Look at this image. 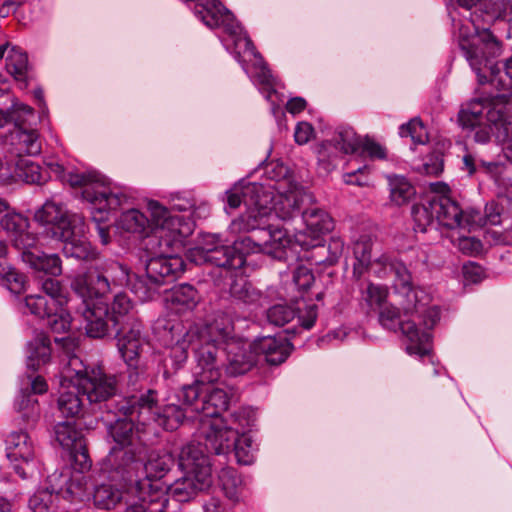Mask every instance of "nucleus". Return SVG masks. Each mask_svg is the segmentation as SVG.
<instances>
[{
  "label": "nucleus",
  "instance_id": "obj_1",
  "mask_svg": "<svg viewBox=\"0 0 512 512\" xmlns=\"http://www.w3.org/2000/svg\"><path fill=\"white\" fill-rule=\"evenodd\" d=\"M460 47L480 84H490L504 92L512 89V55L499 67L495 58L501 53V43L491 31L483 30L471 40L462 39Z\"/></svg>",
  "mask_w": 512,
  "mask_h": 512
},
{
  "label": "nucleus",
  "instance_id": "obj_2",
  "mask_svg": "<svg viewBox=\"0 0 512 512\" xmlns=\"http://www.w3.org/2000/svg\"><path fill=\"white\" fill-rule=\"evenodd\" d=\"M234 332V324L225 313H218L202 328L191 327L184 335V344L191 343L196 364L201 368L204 379L215 378L218 375V366L223 363L220 352L223 347L229 346V342L237 341Z\"/></svg>",
  "mask_w": 512,
  "mask_h": 512
},
{
  "label": "nucleus",
  "instance_id": "obj_3",
  "mask_svg": "<svg viewBox=\"0 0 512 512\" xmlns=\"http://www.w3.org/2000/svg\"><path fill=\"white\" fill-rule=\"evenodd\" d=\"M200 372L201 368L196 364L194 383L183 386L178 399L191 413L202 414L200 419H219L218 416L229 405L227 392L215 385L222 375V366H218V375L215 378L204 379Z\"/></svg>",
  "mask_w": 512,
  "mask_h": 512
},
{
  "label": "nucleus",
  "instance_id": "obj_4",
  "mask_svg": "<svg viewBox=\"0 0 512 512\" xmlns=\"http://www.w3.org/2000/svg\"><path fill=\"white\" fill-rule=\"evenodd\" d=\"M62 180L72 187H82V197L92 205V218L98 224L107 219L110 211L119 208L127 200L126 194L116 186L106 183L96 173H73L62 175Z\"/></svg>",
  "mask_w": 512,
  "mask_h": 512
},
{
  "label": "nucleus",
  "instance_id": "obj_5",
  "mask_svg": "<svg viewBox=\"0 0 512 512\" xmlns=\"http://www.w3.org/2000/svg\"><path fill=\"white\" fill-rule=\"evenodd\" d=\"M226 199L232 209L238 208L242 203L248 207L246 213L241 214L230 224L233 233L249 232L259 228L271 213L268 206L271 194L266 193L261 185L255 183L234 185L226 192Z\"/></svg>",
  "mask_w": 512,
  "mask_h": 512
},
{
  "label": "nucleus",
  "instance_id": "obj_6",
  "mask_svg": "<svg viewBox=\"0 0 512 512\" xmlns=\"http://www.w3.org/2000/svg\"><path fill=\"white\" fill-rule=\"evenodd\" d=\"M75 293L74 302L75 315L81 321L83 329L90 338L100 339L109 334L110 315L107 304L101 296H95L88 281L77 276L71 283Z\"/></svg>",
  "mask_w": 512,
  "mask_h": 512
},
{
  "label": "nucleus",
  "instance_id": "obj_7",
  "mask_svg": "<svg viewBox=\"0 0 512 512\" xmlns=\"http://www.w3.org/2000/svg\"><path fill=\"white\" fill-rule=\"evenodd\" d=\"M131 417L118 418L109 426V434L116 446L111 449L109 462L123 480L132 476L134 464L140 459L144 447Z\"/></svg>",
  "mask_w": 512,
  "mask_h": 512
},
{
  "label": "nucleus",
  "instance_id": "obj_8",
  "mask_svg": "<svg viewBox=\"0 0 512 512\" xmlns=\"http://www.w3.org/2000/svg\"><path fill=\"white\" fill-rule=\"evenodd\" d=\"M69 365L73 367L75 379L82 390V394L89 403L107 401L116 394V377L105 374L101 367L78 369V366H82L78 357H72Z\"/></svg>",
  "mask_w": 512,
  "mask_h": 512
},
{
  "label": "nucleus",
  "instance_id": "obj_9",
  "mask_svg": "<svg viewBox=\"0 0 512 512\" xmlns=\"http://www.w3.org/2000/svg\"><path fill=\"white\" fill-rule=\"evenodd\" d=\"M34 219L58 240L78 235L83 230L84 218L81 215L70 213L63 205L53 201H46L35 212Z\"/></svg>",
  "mask_w": 512,
  "mask_h": 512
},
{
  "label": "nucleus",
  "instance_id": "obj_10",
  "mask_svg": "<svg viewBox=\"0 0 512 512\" xmlns=\"http://www.w3.org/2000/svg\"><path fill=\"white\" fill-rule=\"evenodd\" d=\"M375 265L383 266V271H375L378 277H384L387 269L394 274V286L397 293L404 297L401 309H403L406 314H414V312L420 313L423 311L424 304L418 300V292L414 286L412 274L402 261L382 257L377 260Z\"/></svg>",
  "mask_w": 512,
  "mask_h": 512
},
{
  "label": "nucleus",
  "instance_id": "obj_11",
  "mask_svg": "<svg viewBox=\"0 0 512 512\" xmlns=\"http://www.w3.org/2000/svg\"><path fill=\"white\" fill-rule=\"evenodd\" d=\"M195 14L209 28L222 27L227 34L238 37L237 42H244L246 50L251 51L254 55L256 54L252 41L247 37H240V25L233 14L220 1L211 0L205 4L197 5Z\"/></svg>",
  "mask_w": 512,
  "mask_h": 512
},
{
  "label": "nucleus",
  "instance_id": "obj_12",
  "mask_svg": "<svg viewBox=\"0 0 512 512\" xmlns=\"http://www.w3.org/2000/svg\"><path fill=\"white\" fill-rule=\"evenodd\" d=\"M402 312L404 316L409 317L407 320H402L398 327L402 334L410 341V344L407 346V352L420 356L427 355L430 351V334L420 331L418 324L423 322L426 327H432L438 317V312L435 309L426 308L425 305L420 313L406 314L403 309Z\"/></svg>",
  "mask_w": 512,
  "mask_h": 512
},
{
  "label": "nucleus",
  "instance_id": "obj_13",
  "mask_svg": "<svg viewBox=\"0 0 512 512\" xmlns=\"http://www.w3.org/2000/svg\"><path fill=\"white\" fill-rule=\"evenodd\" d=\"M199 445L216 455L231 451L237 439V431L228 427L222 419H199L197 430Z\"/></svg>",
  "mask_w": 512,
  "mask_h": 512
},
{
  "label": "nucleus",
  "instance_id": "obj_14",
  "mask_svg": "<svg viewBox=\"0 0 512 512\" xmlns=\"http://www.w3.org/2000/svg\"><path fill=\"white\" fill-rule=\"evenodd\" d=\"M220 359L222 367L225 366V371L230 376L244 375L258 363L253 344L242 339L229 342V346L223 347Z\"/></svg>",
  "mask_w": 512,
  "mask_h": 512
},
{
  "label": "nucleus",
  "instance_id": "obj_15",
  "mask_svg": "<svg viewBox=\"0 0 512 512\" xmlns=\"http://www.w3.org/2000/svg\"><path fill=\"white\" fill-rule=\"evenodd\" d=\"M174 465V458L170 453L152 452L144 464L146 477L137 481L136 490L151 493L159 498L164 496V485L159 481L170 471Z\"/></svg>",
  "mask_w": 512,
  "mask_h": 512
},
{
  "label": "nucleus",
  "instance_id": "obj_16",
  "mask_svg": "<svg viewBox=\"0 0 512 512\" xmlns=\"http://www.w3.org/2000/svg\"><path fill=\"white\" fill-rule=\"evenodd\" d=\"M272 199L271 197V201L268 203L271 212L274 211L275 214L283 220L293 218L300 214L302 215V211L305 207L314 203V197L303 187L297 185L293 186L285 193L280 194L273 206H271ZM271 215L272 213H270L267 218Z\"/></svg>",
  "mask_w": 512,
  "mask_h": 512
},
{
  "label": "nucleus",
  "instance_id": "obj_17",
  "mask_svg": "<svg viewBox=\"0 0 512 512\" xmlns=\"http://www.w3.org/2000/svg\"><path fill=\"white\" fill-rule=\"evenodd\" d=\"M83 277L88 281L89 287L92 288V293L95 296L103 297L112 291V287L127 285L131 275L126 266L113 262L107 266L103 273Z\"/></svg>",
  "mask_w": 512,
  "mask_h": 512
},
{
  "label": "nucleus",
  "instance_id": "obj_18",
  "mask_svg": "<svg viewBox=\"0 0 512 512\" xmlns=\"http://www.w3.org/2000/svg\"><path fill=\"white\" fill-rule=\"evenodd\" d=\"M150 213V230L155 227L157 230L149 236V243L154 245H162V233L168 230L172 233L183 235L184 232L180 228L181 220L178 216L172 215L171 212L159 202L150 200L147 204Z\"/></svg>",
  "mask_w": 512,
  "mask_h": 512
},
{
  "label": "nucleus",
  "instance_id": "obj_19",
  "mask_svg": "<svg viewBox=\"0 0 512 512\" xmlns=\"http://www.w3.org/2000/svg\"><path fill=\"white\" fill-rule=\"evenodd\" d=\"M212 484V477L200 474L184 473V475L164 487V495L169 493L179 502H188L199 493L207 490Z\"/></svg>",
  "mask_w": 512,
  "mask_h": 512
},
{
  "label": "nucleus",
  "instance_id": "obj_20",
  "mask_svg": "<svg viewBox=\"0 0 512 512\" xmlns=\"http://www.w3.org/2000/svg\"><path fill=\"white\" fill-rule=\"evenodd\" d=\"M160 253H163L162 245L160 246ZM184 262L178 256H166L163 254L151 257L146 264V273L152 278L154 283L162 286L165 283L171 282L174 278L183 272Z\"/></svg>",
  "mask_w": 512,
  "mask_h": 512
},
{
  "label": "nucleus",
  "instance_id": "obj_21",
  "mask_svg": "<svg viewBox=\"0 0 512 512\" xmlns=\"http://www.w3.org/2000/svg\"><path fill=\"white\" fill-rule=\"evenodd\" d=\"M142 324L115 330L118 350L128 367L136 369L139 363L143 339Z\"/></svg>",
  "mask_w": 512,
  "mask_h": 512
},
{
  "label": "nucleus",
  "instance_id": "obj_22",
  "mask_svg": "<svg viewBox=\"0 0 512 512\" xmlns=\"http://www.w3.org/2000/svg\"><path fill=\"white\" fill-rule=\"evenodd\" d=\"M436 223L444 227L469 228L470 224L466 221V211L464 212L459 205L446 195H434V207Z\"/></svg>",
  "mask_w": 512,
  "mask_h": 512
},
{
  "label": "nucleus",
  "instance_id": "obj_23",
  "mask_svg": "<svg viewBox=\"0 0 512 512\" xmlns=\"http://www.w3.org/2000/svg\"><path fill=\"white\" fill-rule=\"evenodd\" d=\"M252 344L257 359L263 356L266 363L274 366L282 364L293 349V345L285 337L267 336L255 340Z\"/></svg>",
  "mask_w": 512,
  "mask_h": 512
},
{
  "label": "nucleus",
  "instance_id": "obj_24",
  "mask_svg": "<svg viewBox=\"0 0 512 512\" xmlns=\"http://www.w3.org/2000/svg\"><path fill=\"white\" fill-rule=\"evenodd\" d=\"M5 142L10 146V151L19 157L38 155L42 148L38 130L31 127L11 129L5 136Z\"/></svg>",
  "mask_w": 512,
  "mask_h": 512
},
{
  "label": "nucleus",
  "instance_id": "obj_25",
  "mask_svg": "<svg viewBox=\"0 0 512 512\" xmlns=\"http://www.w3.org/2000/svg\"><path fill=\"white\" fill-rule=\"evenodd\" d=\"M84 397L76 379L71 380L67 385L62 384L56 399V407L63 417H80L85 407Z\"/></svg>",
  "mask_w": 512,
  "mask_h": 512
},
{
  "label": "nucleus",
  "instance_id": "obj_26",
  "mask_svg": "<svg viewBox=\"0 0 512 512\" xmlns=\"http://www.w3.org/2000/svg\"><path fill=\"white\" fill-rule=\"evenodd\" d=\"M199 443L183 446L178 455V465L183 473L200 474L212 477L208 456Z\"/></svg>",
  "mask_w": 512,
  "mask_h": 512
},
{
  "label": "nucleus",
  "instance_id": "obj_27",
  "mask_svg": "<svg viewBox=\"0 0 512 512\" xmlns=\"http://www.w3.org/2000/svg\"><path fill=\"white\" fill-rule=\"evenodd\" d=\"M109 315L114 330L141 324L132 301L125 293H117L114 296Z\"/></svg>",
  "mask_w": 512,
  "mask_h": 512
},
{
  "label": "nucleus",
  "instance_id": "obj_28",
  "mask_svg": "<svg viewBox=\"0 0 512 512\" xmlns=\"http://www.w3.org/2000/svg\"><path fill=\"white\" fill-rule=\"evenodd\" d=\"M267 220L268 218H265V223L256 229L260 230L261 242H263L262 252L273 258L282 259L285 257V249L291 244V239L287 232L281 228H273L269 224L267 228H264Z\"/></svg>",
  "mask_w": 512,
  "mask_h": 512
},
{
  "label": "nucleus",
  "instance_id": "obj_29",
  "mask_svg": "<svg viewBox=\"0 0 512 512\" xmlns=\"http://www.w3.org/2000/svg\"><path fill=\"white\" fill-rule=\"evenodd\" d=\"M509 97L508 92L504 91L501 94L490 97L486 118L490 126L493 127L494 133L511 124L512 106L509 103Z\"/></svg>",
  "mask_w": 512,
  "mask_h": 512
},
{
  "label": "nucleus",
  "instance_id": "obj_30",
  "mask_svg": "<svg viewBox=\"0 0 512 512\" xmlns=\"http://www.w3.org/2000/svg\"><path fill=\"white\" fill-rule=\"evenodd\" d=\"M7 457L12 462L29 464L34 459V444L26 431L11 432L6 438Z\"/></svg>",
  "mask_w": 512,
  "mask_h": 512
},
{
  "label": "nucleus",
  "instance_id": "obj_31",
  "mask_svg": "<svg viewBox=\"0 0 512 512\" xmlns=\"http://www.w3.org/2000/svg\"><path fill=\"white\" fill-rule=\"evenodd\" d=\"M157 405L156 392L147 391L139 396L127 398L119 407V411L127 417L140 421L143 414H150Z\"/></svg>",
  "mask_w": 512,
  "mask_h": 512
},
{
  "label": "nucleus",
  "instance_id": "obj_32",
  "mask_svg": "<svg viewBox=\"0 0 512 512\" xmlns=\"http://www.w3.org/2000/svg\"><path fill=\"white\" fill-rule=\"evenodd\" d=\"M14 178L27 184L42 185L49 179V173L36 162L19 157L14 164Z\"/></svg>",
  "mask_w": 512,
  "mask_h": 512
},
{
  "label": "nucleus",
  "instance_id": "obj_33",
  "mask_svg": "<svg viewBox=\"0 0 512 512\" xmlns=\"http://www.w3.org/2000/svg\"><path fill=\"white\" fill-rule=\"evenodd\" d=\"M204 263H210L226 270L239 269L244 266L245 258L241 252L227 245L218 247L203 259Z\"/></svg>",
  "mask_w": 512,
  "mask_h": 512
},
{
  "label": "nucleus",
  "instance_id": "obj_34",
  "mask_svg": "<svg viewBox=\"0 0 512 512\" xmlns=\"http://www.w3.org/2000/svg\"><path fill=\"white\" fill-rule=\"evenodd\" d=\"M85 222L83 230L78 235H71L67 239H60L63 242L62 251L66 257H72L79 260H90L96 257L95 250L85 237Z\"/></svg>",
  "mask_w": 512,
  "mask_h": 512
},
{
  "label": "nucleus",
  "instance_id": "obj_35",
  "mask_svg": "<svg viewBox=\"0 0 512 512\" xmlns=\"http://www.w3.org/2000/svg\"><path fill=\"white\" fill-rule=\"evenodd\" d=\"M371 250H372V239L368 235H362L359 239L354 243L353 246V254L355 258V262L353 264V277L359 280L364 273L371 266L374 268L376 265L375 261L373 264L371 263Z\"/></svg>",
  "mask_w": 512,
  "mask_h": 512
},
{
  "label": "nucleus",
  "instance_id": "obj_36",
  "mask_svg": "<svg viewBox=\"0 0 512 512\" xmlns=\"http://www.w3.org/2000/svg\"><path fill=\"white\" fill-rule=\"evenodd\" d=\"M166 301L177 312L191 310L197 304L198 293L192 285L180 284L170 289L167 293Z\"/></svg>",
  "mask_w": 512,
  "mask_h": 512
},
{
  "label": "nucleus",
  "instance_id": "obj_37",
  "mask_svg": "<svg viewBox=\"0 0 512 512\" xmlns=\"http://www.w3.org/2000/svg\"><path fill=\"white\" fill-rule=\"evenodd\" d=\"M302 218L307 226V229L313 234H323L330 232L334 225L332 218L329 214L313 204L308 205L302 211Z\"/></svg>",
  "mask_w": 512,
  "mask_h": 512
},
{
  "label": "nucleus",
  "instance_id": "obj_38",
  "mask_svg": "<svg viewBox=\"0 0 512 512\" xmlns=\"http://www.w3.org/2000/svg\"><path fill=\"white\" fill-rule=\"evenodd\" d=\"M28 348L29 355L27 356L26 365L29 370L35 372L50 359V339L44 333H40L34 341L29 343Z\"/></svg>",
  "mask_w": 512,
  "mask_h": 512
},
{
  "label": "nucleus",
  "instance_id": "obj_39",
  "mask_svg": "<svg viewBox=\"0 0 512 512\" xmlns=\"http://www.w3.org/2000/svg\"><path fill=\"white\" fill-rule=\"evenodd\" d=\"M490 97L474 98L462 105L458 121L463 128H474L482 119L484 110H488Z\"/></svg>",
  "mask_w": 512,
  "mask_h": 512
},
{
  "label": "nucleus",
  "instance_id": "obj_40",
  "mask_svg": "<svg viewBox=\"0 0 512 512\" xmlns=\"http://www.w3.org/2000/svg\"><path fill=\"white\" fill-rule=\"evenodd\" d=\"M22 260L33 269L43 271L52 276L62 273L61 259L57 254H40L39 252H25Z\"/></svg>",
  "mask_w": 512,
  "mask_h": 512
},
{
  "label": "nucleus",
  "instance_id": "obj_41",
  "mask_svg": "<svg viewBox=\"0 0 512 512\" xmlns=\"http://www.w3.org/2000/svg\"><path fill=\"white\" fill-rule=\"evenodd\" d=\"M502 208L498 202L491 201L486 204L484 214L479 210L470 209L466 211V221L470 228L482 227L485 225H499L501 223Z\"/></svg>",
  "mask_w": 512,
  "mask_h": 512
},
{
  "label": "nucleus",
  "instance_id": "obj_42",
  "mask_svg": "<svg viewBox=\"0 0 512 512\" xmlns=\"http://www.w3.org/2000/svg\"><path fill=\"white\" fill-rule=\"evenodd\" d=\"M118 227L126 232L148 235L150 231V221L148 217L137 209H130L124 212L119 220Z\"/></svg>",
  "mask_w": 512,
  "mask_h": 512
},
{
  "label": "nucleus",
  "instance_id": "obj_43",
  "mask_svg": "<svg viewBox=\"0 0 512 512\" xmlns=\"http://www.w3.org/2000/svg\"><path fill=\"white\" fill-rule=\"evenodd\" d=\"M137 493L141 502L130 505L125 512H175L171 509L168 498H159L144 491Z\"/></svg>",
  "mask_w": 512,
  "mask_h": 512
},
{
  "label": "nucleus",
  "instance_id": "obj_44",
  "mask_svg": "<svg viewBox=\"0 0 512 512\" xmlns=\"http://www.w3.org/2000/svg\"><path fill=\"white\" fill-rule=\"evenodd\" d=\"M59 477H64L65 488L61 485L57 488V494H60L63 498L68 500H81L84 496L89 478L85 474L72 473L69 477L60 474Z\"/></svg>",
  "mask_w": 512,
  "mask_h": 512
},
{
  "label": "nucleus",
  "instance_id": "obj_45",
  "mask_svg": "<svg viewBox=\"0 0 512 512\" xmlns=\"http://www.w3.org/2000/svg\"><path fill=\"white\" fill-rule=\"evenodd\" d=\"M122 501V490L113 485L102 484L95 488L93 494V503L99 509H114L120 505Z\"/></svg>",
  "mask_w": 512,
  "mask_h": 512
},
{
  "label": "nucleus",
  "instance_id": "obj_46",
  "mask_svg": "<svg viewBox=\"0 0 512 512\" xmlns=\"http://www.w3.org/2000/svg\"><path fill=\"white\" fill-rule=\"evenodd\" d=\"M57 442L68 451L78 447V444H86L81 431L75 428V424L69 421L58 423L55 428Z\"/></svg>",
  "mask_w": 512,
  "mask_h": 512
},
{
  "label": "nucleus",
  "instance_id": "obj_47",
  "mask_svg": "<svg viewBox=\"0 0 512 512\" xmlns=\"http://www.w3.org/2000/svg\"><path fill=\"white\" fill-rule=\"evenodd\" d=\"M432 207H434V196L427 198L421 204L413 205L411 213L416 231L426 232L428 227L435 225L436 217Z\"/></svg>",
  "mask_w": 512,
  "mask_h": 512
},
{
  "label": "nucleus",
  "instance_id": "obj_48",
  "mask_svg": "<svg viewBox=\"0 0 512 512\" xmlns=\"http://www.w3.org/2000/svg\"><path fill=\"white\" fill-rule=\"evenodd\" d=\"M7 71L17 80L27 85L28 77V57L21 50L12 47L7 56Z\"/></svg>",
  "mask_w": 512,
  "mask_h": 512
},
{
  "label": "nucleus",
  "instance_id": "obj_49",
  "mask_svg": "<svg viewBox=\"0 0 512 512\" xmlns=\"http://www.w3.org/2000/svg\"><path fill=\"white\" fill-rule=\"evenodd\" d=\"M127 285L130 286L135 296L143 302L153 300L158 295L160 288L147 274L145 276L131 275Z\"/></svg>",
  "mask_w": 512,
  "mask_h": 512
},
{
  "label": "nucleus",
  "instance_id": "obj_50",
  "mask_svg": "<svg viewBox=\"0 0 512 512\" xmlns=\"http://www.w3.org/2000/svg\"><path fill=\"white\" fill-rule=\"evenodd\" d=\"M176 404L164 406L159 413H155V421L166 430L173 431L183 422L188 412Z\"/></svg>",
  "mask_w": 512,
  "mask_h": 512
},
{
  "label": "nucleus",
  "instance_id": "obj_51",
  "mask_svg": "<svg viewBox=\"0 0 512 512\" xmlns=\"http://www.w3.org/2000/svg\"><path fill=\"white\" fill-rule=\"evenodd\" d=\"M25 305L31 314L39 317L46 318L54 314L55 311L61 307L57 305V300L48 299L43 295H30L25 298Z\"/></svg>",
  "mask_w": 512,
  "mask_h": 512
},
{
  "label": "nucleus",
  "instance_id": "obj_52",
  "mask_svg": "<svg viewBox=\"0 0 512 512\" xmlns=\"http://www.w3.org/2000/svg\"><path fill=\"white\" fill-rule=\"evenodd\" d=\"M362 141L351 127H340L333 138L334 146L345 154L359 152Z\"/></svg>",
  "mask_w": 512,
  "mask_h": 512
},
{
  "label": "nucleus",
  "instance_id": "obj_53",
  "mask_svg": "<svg viewBox=\"0 0 512 512\" xmlns=\"http://www.w3.org/2000/svg\"><path fill=\"white\" fill-rule=\"evenodd\" d=\"M220 239L215 234H203L198 245L188 252L190 261L197 265L203 264V259L218 247H222Z\"/></svg>",
  "mask_w": 512,
  "mask_h": 512
},
{
  "label": "nucleus",
  "instance_id": "obj_54",
  "mask_svg": "<svg viewBox=\"0 0 512 512\" xmlns=\"http://www.w3.org/2000/svg\"><path fill=\"white\" fill-rule=\"evenodd\" d=\"M15 408L20 413L23 421L28 424H33L39 419V403L31 393L21 391V394L15 403Z\"/></svg>",
  "mask_w": 512,
  "mask_h": 512
},
{
  "label": "nucleus",
  "instance_id": "obj_55",
  "mask_svg": "<svg viewBox=\"0 0 512 512\" xmlns=\"http://www.w3.org/2000/svg\"><path fill=\"white\" fill-rule=\"evenodd\" d=\"M60 494H57V488L52 486V490L48 488L37 490L29 499V507L33 512H50Z\"/></svg>",
  "mask_w": 512,
  "mask_h": 512
},
{
  "label": "nucleus",
  "instance_id": "obj_56",
  "mask_svg": "<svg viewBox=\"0 0 512 512\" xmlns=\"http://www.w3.org/2000/svg\"><path fill=\"white\" fill-rule=\"evenodd\" d=\"M229 292L233 298L245 304L255 303L260 298V292L242 276L232 280Z\"/></svg>",
  "mask_w": 512,
  "mask_h": 512
},
{
  "label": "nucleus",
  "instance_id": "obj_57",
  "mask_svg": "<svg viewBox=\"0 0 512 512\" xmlns=\"http://www.w3.org/2000/svg\"><path fill=\"white\" fill-rule=\"evenodd\" d=\"M219 481L225 496L232 502H237L240 496L241 479L236 470L224 468L219 473Z\"/></svg>",
  "mask_w": 512,
  "mask_h": 512
},
{
  "label": "nucleus",
  "instance_id": "obj_58",
  "mask_svg": "<svg viewBox=\"0 0 512 512\" xmlns=\"http://www.w3.org/2000/svg\"><path fill=\"white\" fill-rule=\"evenodd\" d=\"M388 289L383 285L368 282L361 288V300L369 308L380 307L387 299Z\"/></svg>",
  "mask_w": 512,
  "mask_h": 512
},
{
  "label": "nucleus",
  "instance_id": "obj_59",
  "mask_svg": "<svg viewBox=\"0 0 512 512\" xmlns=\"http://www.w3.org/2000/svg\"><path fill=\"white\" fill-rule=\"evenodd\" d=\"M9 115V124H13L12 129L16 128H27L28 122L31 118L34 117V110L32 107L14 102L10 108H8Z\"/></svg>",
  "mask_w": 512,
  "mask_h": 512
},
{
  "label": "nucleus",
  "instance_id": "obj_60",
  "mask_svg": "<svg viewBox=\"0 0 512 512\" xmlns=\"http://www.w3.org/2000/svg\"><path fill=\"white\" fill-rule=\"evenodd\" d=\"M390 194L395 204L402 205L411 199L415 190L405 178L397 177L390 181Z\"/></svg>",
  "mask_w": 512,
  "mask_h": 512
},
{
  "label": "nucleus",
  "instance_id": "obj_61",
  "mask_svg": "<svg viewBox=\"0 0 512 512\" xmlns=\"http://www.w3.org/2000/svg\"><path fill=\"white\" fill-rule=\"evenodd\" d=\"M401 137H410L412 142L417 145H424L428 142V133L422 121L419 118H413L408 123L400 127Z\"/></svg>",
  "mask_w": 512,
  "mask_h": 512
},
{
  "label": "nucleus",
  "instance_id": "obj_62",
  "mask_svg": "<svg viewBox=\"0 0 512 512\" xmlns=\"http://www.w3.org/2000/svg\"><path fill=\"white\" fill-rule=\"evenodd\" d=\"M296 315V310L287 304L273 305L266 313L268 322L275 326H284L292 321Z\"/></svg>",
  "mask_w": 512,
  "mask_h": 512
},
{
  "label": "nucleus",
  "instance_id": "obj_63",
  "mask_svg": "<svg viewBox=\"0 0 512 512\" xmlns=\"http://www.w3.org/2000/svg\"><path fill=\"white\" fill-rule=\"evenodd\" d=\"M1 227L9 234L10 239L29 228L30 223L27 217L16 212H7L0 220Z\"/></svg>",
  "mask_w": 512,
  "mask_h": 512
},
{
  "label": "nucleus",
  "instance_id": "obj_64",
  "mask_svg": "<svg viewBox=\"0 0 512 512\" xmlns=\"http://www.w3.org/2000/svg\"><path fill=\"white\" fill-rule=\"evenodd\" d=\"M72 473L85 474L90 471L92 461L89 457L87 445L78 444V447L69 451Z\"/></svg>",
  "mask_w": 512,
  "mask_h": 512
}]
</instances>
